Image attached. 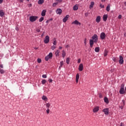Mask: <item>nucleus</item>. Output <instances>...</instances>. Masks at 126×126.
Here are the masks:
<instances>
[{"mask_svg":"<svg viewBox=\"0 0 126 126\" xmlns=\"http://www.w3.org/2000/svg\"><path fill=\"white\" fill-rule=\"evenodd\" d=\"M92 39L90 40V45L91 48L93 47V45H94V43H97V41H98V36L97 34H94L93 36L92 37Z\"/></svg>","mask_w":126,"mask_h":126,"instance_id":"obj_1","label":"nucleus"},{"mask_svg":"<svg viewBox=\"0 0 126 126\" xmlns=\"http://www.w3.org/2000/svg\"><path fill=\"white\" fill-rule=\"evenodd\" d=\"M53 58V53L50 52L49 55L45 57V60L46 62H48L50 59H52Z\"/></svg>","mask_w":126,"mask_h":126,"instance_id":"obj_2","label":"nucleus"},{"mask_svg":"<svg viewBox=\"0 0 126 126\" xmlns=\"http://www.w3.org/2000/svg\"><path fill=\"white\" fill-rule=\"evenodd\" d=\"M38 19L37 16H32L30 17V20L31 22H34V21H36Z\"/></svg>","mask_w":126,"mask_h":126,"instance_id":"obj_3","label":"nucleus"},{"mask_svg":"<svg viewBox=\"0 0 126 126\" xmlns=\"http://www.w3.org/2000/svg\"><path fill=\"white\" fill-rule=\"evenodd\" d=\"M44 42L45 44H48V43L50 42V37H49V35H46L45 36Z\"/></svg>","mask_w":126,"mask_h":126,"instance_id":"obj_4","label":"nucleus"},{"mask_svg":"<svg viewBox=\"0 0 126 126\" xmlns=\"http://www.w3.org/2000/svg\"><path fill=\"white\" fill-rule=\"evenodd\" d=\"M119 63L120 64H123V63H124V58L122 57V56H119Z\"/></svg>","mask_w":126,"mask_h":126,"instance_id":"obj_5","label":"nucleus"},{"mask_svg":"<svg viewBox=\"0 0 126 126\" xmlns=\"http://www.w3.org/2000/svg\"><path fill=\"white\" fill-rule=\"evenodd\" d=\"M105 38H106V34L105 32H101L100 34V39H101V40H104Z\"/></svg>","mask_w":126,"mask_h":126,"instance_id":"obj_6","label":"nucleus"},{"mask_svg":"<svg viewBox=\"0 0 126 126\" xmlns=\"http://www.w3.org/2000/svg\"><path fill=\"white\" fill-rule=\"evenodd\" d=\"M105 115H109V108H105L102 110Z\"/></svg>","mask_w":126,"mask_h":126,"instance_id":"obj_7","label":"nucleus"},{"mask_svg":"<svg viewBox=\"0 0 126 126\" xmlns=\"http://www.w3.org/2000/svg\"><path fill=\"white\" fill-rule=\"evenodd\" d=\"M72 24H75V25H81V24L77 21V20H75L74 21L72 22Z\"/></svg>","mask_w":126,"mask_h":126,"instance_id":"obj_8","label":"nucleus"},{"mask_svg":"<svg viewBox=\"0 0 126 126\" xmlns=\"http://www.w3.org/2000/svg\"><path fill=\"white\" fill-rule=\"evenodd\" d=\"M69 17V15H66V16L63 18V22H65L66 21H67V20H68Z\"/></svg>","mask_w":126,"mask_h":126,"instance_id":"obj_9","label":"nucleus"},{"mask_svg":"<svg viewBox=\"0 0 126 126\" xmlns=\"http://www.w3.org/2000/svg\"><path fill=\"white\" fill-rule=\"evenodd\" d=\"M62 11H63V10H62V9H61V8H58V9H57V10H56V13H57V14L61 15V14H62Z\"/></svg>","mask_w":126,"mask_h":126,"instance_id":"obj_10","label":"nucleus"},{"mask_svg":"<svg viewBox=\"0 0 126 126\" xmlns=\"http://www.w3.org/2000/svg\"><path fill=\"white\" fill-rule=\"evenodd\" d=\"M79 71H82V70H83V64H80L79 66Z\"/></svg>","mask_w":126,"mask_h":126,"instance_id":"obj_11","label":"nucleus"},{"mask_svg":"<svg viewBox=\"0 0 126 126\" xmlns=\"http://www.w3.org/2000/svg\"><path fill=\"white\" fill-rule=\"evenodd\" d=\"M94 113H97L99 111V106H96L93 109Z\"/></svg>","mask_w":126,"mask_h":126,"instance_id":"obj_12","label":"nucleus"},{"mask_svg":"<svg viewBox=\"0 0 126 126\" xmlns=\"http://www.w3.org/2000/svg\"><path fill=\"white\" fill-rule=\"evenodd\" d=\"M95 21L97 23H99L101 21V16H98L96 18Z\"/></svg>","mask_w":126,"mask_h":126,"instance_id":"obj_13","label":"nucleus"},{"mask_svg":"<svg viewBox=\"0 0 126 126\" xmlns=\"http://www.w3.org/2000/svg\"><path fill=\"white\" fill-rule=\"evenodd\" d=\"M107 19H108V15H104L103 16V21H107Z\"/></svg>","mask_w":126,"mask_h":126,"instance_id":"obj_14","label":"nucleus"},{"mask_svg":"<svg viewBox=\"0 0 126 126\" xmlns=\"http://www.w3.org/2000/svg\"><path fill=\"white\" fill-rule=\"evenodd\" d=\"M79 74L77 73L76 76V83H78V80H79Z\"/></svg>","mask_w":126,"mask_h":126,"instance_id":"obj_15","label":"nucleus"},{"mask_svg":"<svg viewBox=\"0 0 126 126\" xmlns=\"http://www.w3.org/2000/svg\"><path fill=\"white\" fill-rule=\"evenodd\" d=\"M46 12H47V10H43L42 12H41V16H46Z\"/></svg>","mask_w":126,"mask_h":126,"instance_id":"obj_16","label":"nucleus"},{"mask_svg":"<svg viewBox=\"0 0 126 126\" xmlns=\"http://www.w3.org/2000/svg\"><path fill=\"white\" fill-rule=\"evenodd\" d=\"M0 16L1 17H3V16H4V12H3L2 10H0Z\"/></svg>","mask_w":126,"mask_h":126,"instance_id":"obj_17","label":"nucleus"},{"mask_svg":"<svg viewBox=\"0 0 126 126\" xmlns=\"http://www.w3.org/2000/svg\"><path fill=\"white\" fill-rule=\"evenodd\" d=\"M104 100L106 104H109V99H108V97H105L104 98Z\"/></svg>","mask_w":126,"mask_h":126,"instance_id":"obj_18","label":"nucleus"},{"mask_svg":"<svg viewBox=\"0 0 126 126\" xmlns=\"http://www.w3.org/2000/svg\"><path fill=\"white\" fill-rule=\"evenodd\" d=\"M120 94H125V89H121L120 90Z\"/></svg>","mask_w":126,"mask_h":126,"instance_id":"obj_19","label":"nucleus"},{"mask_svg":"<svg viewBox=\"0 0 126 126\" xmlns=\"http://www.w3.org/2000/svg\"><path fill=\"white\" fill-rule=\"evenodd\" d=\"M42 99L44 101H47L48 100V98L45 95H43L42 97Z\"/></svg>","mask_w":126,"mask_h":126,"instance_id":"obj_20","label":"nucleus"},{"mask_svg":"<svg viewBox=\"0 0 126 126\" xmlns=\"http://www.w3.org/2000/svg\"><path fill=\"white\" fill-rule=\"evenodd\" d=\"M77 9H78V5L76 4L73 6V10H77Z\"/></svg>","mask_w":126,"mask_h":126,"instance_id":"obj_21","label":"nucleus"},{"mask_svg":"<svg viewBox=\"0 0 126 126\" xmlns=\"http://www.w3.org/2000/svg\"><path fill=\"white\" fill-rule=\"evenodd\" d=\"M95 52H96V53H99V52L100 51V48L99 47H96L94 49Z\"/></svg>","mask_w":126,"mask_h":126,"instance_id":"obj_22","label":"nucleus"},{"mask_svg":"<svg viewBox=\"0 0 126 126\" xmlns=\"http://www.w3.org/2000/svg\"><path fill=\"white\" fill-rule=\"evenodd\" d=\"M38 3V4H43V3H44V0H39Z\"/></svg>","mask_w":126,"mask_h":126,"instance_id":"obj_23","label":"nucleus"},{"mask_svg":"<svg viewBox=\"0 0 126 126\" xmlns=\"http://www.w3.org/2000/svg\"><path fill=\"white\" fill-rule=\"evenodd\" d=\"M45 106L47 109H49L50 107H51V103H47L45 104Z\"/></svg>","mask_w":126,"mask_h":126,"instance_id":"obj_24","label":"nucleus"},{"mask_svg":"<svg viewBox=\"0 0 126 126\" xmlns=\"http://www.w3.org/2000/svg\"><path fill=\"white\" fill-rule=\"evenodd\" d=\"M111 6H110V4H108L107 6L106 7V10L107 11H110Z\"/></svg>","mask_w":126,"mask_h":126,"instance_id":"obj_25","label":"nucleus"},{"mask_svg":"<svg viewBox=\"0 0 126 126\" xmlns=\"http://www.w3.org/2000/svg\"><path fill=\"white\" fill-rule=\"evenodd\" d=\"M107 55H108V51L105 50L104 51V57H107Z\"/></svg>","mask_w":126,"mask_h":126,"instance_id":"obj_26","label":"nucleus"},{"mask_svg":"<svg viewBox=\"0 0 126 126\" xmlns=\"http://www.w3.org/2000/svg\"><path fill=\"white\" fill-rule=\"evenodd\" d=\"M62 57L63 58H64V57H65V52H64V50H63L62 51Z\"/></svg>","mask_w":126,"mask_h":126,"instance_id":"obj_27","label":"nucleus"},{"mask_svg":"<svg viewBox=\"0 0 126 126\" xmlns=\"http://www.w3.org/2000/svg\"><path fill=\"white\" fill-rule=\"evenodd\" d=\"M60 50H57V51L55 53L56 56H60Z\"/></svg>","mask_w":126,"mask_h":126,"instance_id":"obj_28","label":"nucleus"},{"mask_svg":"<svg viewBox=\"0 0 126 126\" xmlns=\"http://www.w3.org/2000/svg\"><path fill=\"white\" fill-rule=\"evenodd\" d=\"M66 63L67 64H69V58H66Z\"/></svg>","mask_w":126,"mask_h":126,"instance_id":"obj_29","label":"nucleus"},{"mask_svg":"<svg viewBox=\"0 0 126 126\" xmlns=\"http://www.w3.org/2000/svg\"><path fill=\"white\" fill-rule=\"evenodd\" d=\"M90 6L91 8L93 7V6H94V2L92 1L91 2V4H90Z\"/></svg>","mask_w":126,"mask_h":126,"instance_id":"obj_30","label":"nucleus"},{"mask_svg":"<svg viewBox=\"0 0 126 126\" xmlns=\"http://www.w3.org/2000/svg\"><path fill=\"white\" fill-rule=\"evenodd\" d=\"M0 72L1 74L4 73V72H5V71L4 70H3V69H0Z\"/></svg>","mask_w":126,"mask_h":126,"instance_id":"obj_31","label":"nucleus"},{"mask_svg":"<svg viewBox=\"0 0 126 126\" xmlns=\"http://www.w3.org/2000/svg\"><path fill=\"white\" fill-rule=\"evenodd\" d=\"M61 64H60V66L59 67V68H61V67H63V61H62L60 63Z\"/></svg>","mask_w":126,"mask_h":126,"instance_id":"obj_32","label":"nucleus"},{"mask_svg":"<svg viewBox=\"0 0 126 126\" xmlns=\"http://www.w3.org/2000/svg\"><path fill=\"white\" fill-rule=\"evenodd\" d=\"M46 82H47V81L45 79H43L41 81L42 84H45L46 83Z\"/></svg>","mask_w":126,"mask_h":126,"instance_id":"obj_33","label":"nucleus"},{"mask_svg":"<svg viewBox=\"0 0 126 126\" xmlns=\"http://www.w3.org/2000/svg\"><path fill=\"white\" fill-rule=\"evenodd\" d=\"M113 61H114L115 63H117L118 62V60H117V58L116 57H113L112 58Z\"/></svg>","mask_w":126,"mask_h":126,"instance_id":"obj_34","label":"nucleus"},{"mask_svg":"<svg viewBox=\"0 0 126 126\" xmlns=\"http://www.w3.org/2000/svg\"><path fill=\"white\" fill-rule=\"evenodd\" d=\"M42 62V60L40 58H38L37 59V63H41Z\"/></svg>","mask_w":126,"mask_h":126,"instance_id":"obj_35","label":"nucleus"},{"mask_svg":"<svg viewBox=\"0 0 126 126\" xmlns=\"http://www.w3.org/2000/svg\"><path fill=\"white\" fill-rule=\"evenodd\" d=\"M43 20H44V17H41L39 20V22H42V21H43Z\"/></svg>","mask_w":126,"mask_h":126,"instance_id":"obj_36","label":"nucleus"},{"mask_svg":"<svg viewBox=\"0 0 126 126\" xmlns=\"http://www.w3.org/2000/svg\"><path fill=\"white\" fill-rule=\"evenodd\" d=\"M58 4H59V2H55V3H54L53 4V6L54 7H55V6H56L57 5H58Z\"/></svg>","mask_w":126,"mask_h":126,"instance_id":"obj_37","label":"nucleus"},{"mask_svg":"<svg viewBox=\"0 0 126 126\" xmlns=\"http://www.w3.org/2000/svg\"><path fill=\"white\" fill-rule=\"evenodd\" d=\"M121 89H125V84H122L121 86Z\"/></svg>","mask_w":126,"mask_h":126,"instance_id":"obj_38","label":"nucleus"},{"mask_svg":"<svg viewBox=\"0 0 126 126\" xmlns=\"http://www.w3.org/2000/svg\"><path fill=\"white\" fill-rule=\"evenodd\" d=\"M56 49V46L53 45L51 47V50H55Z\"/></svg>","mask_w":126,"mask_h":126,"instance_id":"obj_39","label":"nucleus"},{"mask_svg":"<svg viewBox=\"0 0 126 126\" xmlns=\"http://www.w3.org/2000/svg\"><path fill=\"white\" fill-rule=\"evenodd\" d=\"M42 77L43 78H47V75L46 74L42 75Z\"/></svg>","mask_w":126,"mask_h":126,"instance_id":"obj_40","label":"nucleus"},{"mask_svg":"<svg viewBox=\"0 0 126 126\" xmlns=\"http://www.w3.org/2000/svg\"><path fill=\"white\" fill-rule=\"evenodd\" d=\"M47 114H50V109L49 108H47L46 110Z\"/></svg>","mask_w":126,"mask_h":126,"instance_id":"obj_41","label":"nucleus"},{"mask_svg":"<svg viewBox=\"0 0 126 126\" xmlns=\"http://www.w3.org/2000/svg\"><path fill=\"white\" fill-rule=\"evenodd\" d=\"M100 7H101V8H104V7H105V6H104V5H102V4H100Z\"/></svg>","mask_w":126,"mask_h":126,"instance_id":"obj_42","label":"nucleus"},{"mask_svg":"<svg viewBox=\"0 0 126 126\" xmlns=\"http://www.w3.org/2000/svg\"><path fill=\"white\" fill-rule=\"evenodd\" d=\"M48 81L50 83H52V82H53V80L52 79H49L48 80Z\"/></svg>","mask_w":126,"mask_h":126,"instance_id":"obj_43","label":"nucleus"},{"mask_svg":"<svg viewBox=\"0 0 126 126\" xmlns=\"http://www.w3.org/2000/svg\"><path fill=\"white\" fill-rule=\"evenodd\" d=\"M118 19H122V15H119L118 16Z\"/></svg>","mask_w":126,"mask_h":126,"instance_id":"obj_44","label":"nucleus"},{"mask_svg":"<svg viewBox=\"0 0 126 126\" xmlns=\"http://www.w3.org/2000/svg\"><path fill=\"white\" fill-rule=\"evenodd\" d=\"M89 14V13H85V16L86 17H87V16H88Z\"/></svg>","mask_w":126,"mask_h":126,"instance_id":"obj_45","label":"nucleus"},{"mask_svg":"<svg viewBox=\"0 0 126 126\" xmlns=\"http://www.w3.org/2000/svg\"><path fill=\"white\" fill-rule=\"evenodd\" d=\"M98 95H99V98H102L103 97V96L102 95V94H99Z\"/></svg>","mask_w":126,"mask_h":126,"instance_id":"obj_46","label":"nucleus"},{"mask_svg":"<svg viewBox=\"0 0 126 126\" xmlns=\"http://www.w3.org/2000/svg\"><path fill=\"white\" fill-rule=\"evenodd\" d=\"M36 32H40V29H36Z\"/></svg>","mask_w":126,"mask_h":126,"instance_id":"obj_47","label":"nucleus"},{"mask_svg":"<svg viewBox=\"0 0 126 126\" xmlns=\"http://www.w3.org/2000/svg\"><path fill=\"white\" fill-rule=\"evenodd\" d=\"M86 40H87V39L85 38V39H84V44H85V45H86V44H87Z\"/></svg>","mask_w":126,"mask_h":126,"instance_id":"obj_48","label":"nucleus"},{"mask_svg":"<svg viewBox=\"0 0 126 126\" xmlns=\"http://www.w3.org/2000/svg\"><path fill=\"white\" fill-rule=\"evenodd\" d=\"M53 45H57V41H56V40L54 41L53 42Z\"/></svg>","mask_w":126,"mask_h":126,"instance_id":"obj_49","label":"nucleus"},{"mask_svg":"<svg viewBox=\"0 0 126 126\" xmlns=\"http://www.w3.org/2000/svg\"><path fill=\"white\" fill-rule=\"evenodd\" d=\"M81 62V60H80V59H79L78 60V63H80Z\"/></svg>","mask_w":126,"mask_h":126,"instance_id":"obj_50","label":"nucleus"},{"mask_svg":"<svg viewBox=\"0 0 126 126\" xmlns=\"http://www.w3.org/2000/svg\"><path fill=\"white\" fill-rule=\"evenodd\" d=\"M0 67L1 68H3V65H2V64H0Z\"/></svg>","mask_w":126,"mask_h":126,"instance_id":"obj_51","label":"nucleus"},{"mask_svg":"<svg viewBox=\"0 0 126 126\" xmlns=\"http://www.w3.org/2000/svg\"><path fill=\"white\" fill-rule=\"evenodd\" d=\"M56 1H59V2H62L63 1V0H56Z\"/></svg>","mask_w":126,"mask_h":126,"instance_id":"obj_52","label":"nucleus"},{"mask_svg":"<svg viewBox=\"0 0 126 126\" xmlns=\"http://www.w3.org/2000/svg\"><path fill=\"white\" fill-rule=\"evenodd\" d=\"M28 6L29 7H31V6H32V3L29 4Z\"/></svg>","mask_w":126,"mask_h":126,"instance_id":"obj_53","label":"nucleus"},{"mask_svg":"<svg viewBox=\"0 0 126 126\" xmlns=\"http://www.w3.org/2000/svg\"><path fill=\"white\" fill-rule=\"evenodd\" d=\"M15 29L17 31H18V30H19V29L18 28V27H16Z\"/></svg>","mask_w":126,"mask_h":126,"instance_id":"obj_54","label":"nucleus"},{"mask_svg":"<svg viewBox=\"0 0 126 126\" xmlns=\"http://www.w3.org/2000/svg\"><path fill=\"white\" fill-rule=\"evenodd\" d=\"M120 108L122 110L123 109H124V106H120Z\"/></svg>","mask_w":126,"mask_h":126,"instance_id":"obj_55","label":"nucleus"},{"mask_svg":"<svg viewBox=\"0 0 126 126\" xmlns=\"http://www.w3.org/2000/svg\"><path fill=\"white\" fill-rule=\"evenodd\" d=\"M3 0H0V3H2Z\"/></svg>","mask_w":126,"mask_h":126,"instance_id":"obj_56","label":"nucleus"},{"mask_svg":"<svg viewBox=\"0 0 126 126\" xmlns=\"http://www.w3.org/2000/svg\"><path fill=\"white\" fill-rule=\"evenodd\" d=\"M62 49H63V47L60 46L59 47V50H62Z\"/></svg>","mask_w":126,"mask_h":126,"instance_id":"obj_57","label":"nucleus"},{"mask_svg":"<svg viewBox=\"0 0 126 126\" xmlns=\"http://www.w3.org/2000/svg\"><path fill=\"white\" fill-rule=\"evenodd\" d=\"M122 102H123V105H125V100H122Z\"/></svg>","mask_w":126,"mask_h":126,"instance_id":"obj_58","label":"nucleus"},{"mask_svg":"<svg viewBox=\"0 0 126 126\" xmlns=\"http://www.w3.org/2000/svg\"><path fill=\"white\" fill-rule=\"evenodd\" d=\"M49 21H50V20L46 21V23H49Z\"/></svg>","mask_w":126,"mask_h":126,"instance_id":"obj_59","label":"nucleus"},{"mask_svg":"<svg viewBox=\"0 0 126 126\" xmlns=\"http://www.w3.org/2000/svg\"><path fill=\"white\" fill-rule=\"evenodd\" d=\"M68 47H69V45H67L65 46L66 48H68Z\"/></svg>","mask_w":126,"mask_h":126,"instance_id":"obj_60","label":"nucleus"},{"mask_svg":"<svg viewBox=\"0 0 126 126\" xmlns=\"http://www.w3.org/2000/svg\"><path fill=\"white\" fill-rule=\"evenodd\" d=\"M120 126H123V123H121V124H120Z\"/></svg>","mask_w":126,"mask_h":126,"instance_id":"obj_61","label":"nucleus"},{"mask_svg":"<svg viewBox=\"0 0 126 126\" xmlns=\"http://www.w3.org/2000/svg\"><path fill=\"white\" fill-rule=\"evenodd\" d=\"M106 0H101V1H102V2H104V1H105Z\"/></svg>","mask_w":126,"mask_h":126,"instance_id":"obj_62","label":"nucleus"},{"mask_svg":"<svg viewBox=\"0 0 126 126\" xmlns=\"http://www.w3.org/2000/svg\"><path fill=\"white\" fill-rule=\"evenodd\" d=\"M21 2H23V0H20Z\"/></svg>","mask_w":126,"mask_h":126,"instance_id":"obj_63","label":"nucleus"},{"mask_svg":"<svg viewBox=\"0 0 126 126\" xmlns=\"http://www.w3.org/2000/svg\"><path fill=\"white\" fill-rule=\"evenodd\" d=\"M35 50H37V49H38V48H35Z\"/></svg>","mask_w":126,"mask_h":126,"instance_id":"obj_64","label":"nucleus"}]
</instances>
